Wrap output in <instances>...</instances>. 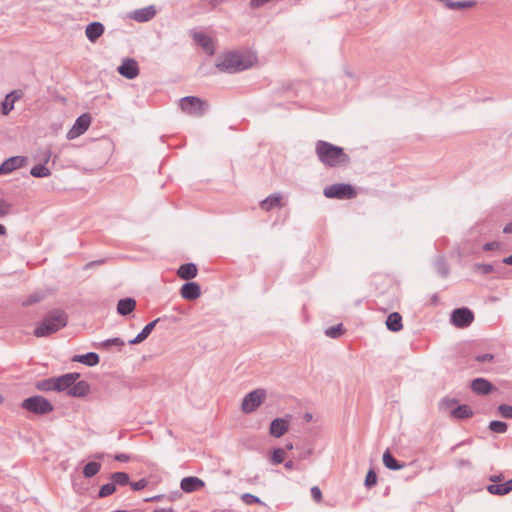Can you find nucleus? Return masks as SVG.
Wrapping results in <instances>:
<instances>
[{
    "mask_svg": "<svg viewBox=\"0 0 512 512\" xmlns=\"http://www.w3.org/2000/svg\"><path fill=\"white\" fill-rule=\"evenodd\" d=\"M257 57L253 53L227 52L219 56L216 67L226 73H237L253 67Z\"/></svg>",
    "mask_w": 512,
    "mask_h": 512,
    "instance_id": "f257e3e1",
    "label": "nucleus"
},
{
    "mask_svg": "<svg viewBox=\"0 0 512 512\" xmlns=\"http://www.w3.org/2000/svg\"><path fill=\"white\" fill-rule=\"evenodd\" d=\"M315 152L319 161L326 167L345 166L350 162V157L344 152L343 148L327 141H317Z\"/></svg>",
    "mask_w": 512,
    "mask_h": 512,
    "instance_id": "f03ea898",
    "label": "nucleus"
},
{
    "mask_svg": "<svg viewBox=\"0 0 512 512\" xmlns=\"http://www.w3.org/2000/svg\"><path fill=\"white\" fill-rule=\"evenodd\" d=\"M79 373H67L56 377V392H65L71 397H84L90 391L86 381H77Z\"/></svg>",
    "mask_w": 512,
    "mask_h": 512,
    "instance_id": "7ed1b4c3",
    "label": "nucleus"
},
{
    "mask_svg": "<svg viewBox=\"0 0 512 512\" xmlns=\"http://www.w3.org/2000/svg\"><path fill=\"white\" fill-rule=\"evenodd\" d=\"M67 315L62 310H55L49 313L34 330L36 337H46L66 326Z\"/></svg>",
    "mask_w": 512,
    "mask_h": 512,
    "instance_id": "20e7f679",
    "label": "nucleus"
},
{
    "mask_svg": "<svg viewBox=\"0 0 512 512\" xmlns=\"http://www.w3.org/2000/svg\"><path fill=\"white\" fill-rule=\"evenodd\" d=\"M21 407L33 414L45 415L54 410L52 403L40 395L26 398L22 401Z\"/></svg>",
    "mask_w": 512,
    "mask_h": 512,
    "instance_id": "39448f33",
    "label": "nucleus"
},
{
    "mask_svg": "<svg viewBox=\"0 0 512 512\" xmlns=\"http://www.w3.org/2000/svg\"><path fill=\"white\" fill-rule=\"evenodd\" d=\"M267 396L266 390L255 389L249 392L242 400L241 410L245 414H250L256 411L265 401Z\"/></svg>",
    "mask_w": 512,
    "mask_h": 512,
    "instance_id": "423d86ee",
    "label": "nucleus"
},
{
    "mask_svg": "<svg viewBox=\"0 0 512 512\" xmlns=\"http://www.w3.org/2000/svg\"><path fill=\"white\" fill-rule=\"evenodd\" d=\"M327 198L352 199L356 196V191L350 184L336 183L324 188L323 191Z\"/></svg>",
    "mask_w": 512,
    "mask_h": 512,
    "instance_id": "0eeeda50",
    "label": "nucleus"
},
{
    "mask_svg": "<svg viewBox=\"0 0 512 512\" xmlns=\"http://www.w3.org/2000/svg\"><path fill=\"white\" fill-rule=\"evenodd\" d=\"M180 107L186 114L201 116L205 111L206 104L200 98L187 96L180 99Z\"/></svg>",
    "mask_w": 512,
    "mask_h": 512,
    "instance_id": "6e6552de",
    "label": "nucleus"
},
{
    "mask_svg": "<svg viewBox=\"0 0 512 512\" xmlns=\"http://www.w3.org/2000/svg\"><path fill=\"white\" fill-rule=\"evenodd\" d=\"M91 124V117L89 114H82L79 116L71 129L67 132V139L73 140L83 133H85Z\"/></svg>",
    "mask_w": 512,
    "mask_h": 512,
    "instance_id": "1a4fd4ad",
    "label": "nucleus"
},
{
    "mask_svg": "<svg viewBox=\"0 0 512 512\" xmlns=\"http://www.w3.org/2000/svg\"><path fill=\"white\" fill-rule=\"evenodd\" d=\"M292 416L272 420L269 426V434L274 438H280L289 431Z\"/></svg>",
    "mask_w": 512,
    "mask_h": 512,
    "instance_id": "9d476101",
    "label": "nucleus"
},
{
    "mask_svg": "<svg viewBox=\"0 0 512 512\" xmlns=\"http://www.w3.org/2000/svg\"><path fill=\"white\" fill-rule=\"evenodd\" d=\"M118 73L129 79H135L139 75V66L135 59L126 58L122 61L121 65L117 68Z\"/></svg>",
    "mask_w": 512,
    "mask_h": 512,
    "instance_id": "9b49d317",
    "label": "nucleus"
},
{
    "mask_svg": "<svg viewBox=\"0 0 512 512\" xmlns=\"http://www.w3.org/2000/svg\"><path fill=\"white\" fill-rule=\"evenodd\" d=\"M473 313L467 308L455 309L451 314V322L457 327H466L472 323Z\"/></svg>",
    "mask_w": 512,
    "mask_h": 512,
    "instance_id": "f8f14e48",
    "label": "nucleus"
},
{
    "mask_svg": "<svg viewBox=\"0 0 512 512\" xmlns=\"http://www.w3.org/2000/svg\"><path fill=\"white\" fill-rule=\"evenodd\" d=\"M27 162V158L24 156H12L6 159L0 165V175L9 174L21 167H23Z\"/></svg>",
    "mask_w": 512,
    "mask_h": 512,
    "instance_id": "ddd939ff",
    "label": "nucleus"
},
{
    "mask_svg": "<svg viewBox=\"0 0 512 512\" xmlns=\"http://www.w3.org/2000/svg\"><path fill=\"white\" fill-rule=\"evenodd\" d=\"M156 15V8L150 5L144 8L136 9L129 14V18L139 23L147 22Z\"/></svg>",
    "mask_w": 512,
    "mask_h": 512,
    "instance_id": "4468645a",
    "label": "nucleus"
},
{
    "mask_svg": "<svg viewBox=\"0 0 512 512\" xmlns=\"http://www.w3.org/2000/svg\"><path fill=\"white\" fill-rule=\"evenodd\" d=\"M180 295L186 300H195L201 295L200 286L196 282H187L181 287Z\"/></svg>",
    "mask_w": 512,
    "mask_h": 512,
    "instance_id": "2eb2a0df",
    "label": "nucleus"
},
{
    "mask_svg": "<svg viewBox=\"0 0 512 512\" xmlns=\"http://www.w3.org/2000/svg\"><path fill=\"white\" fill-rule=\"evenodd\" d=\"M105 27L101 22H92L85 28V36L87 39L95 43L104 33Z\"/></svg>",
    "mask_w": 512,
    "mask_h": 512,
    "instance_id": "dca6fc26",
    "label": "nucleus"
},
{
    "mask_svg": "<svg viewBox=\"0 0 512 512\" xmlns=\"http://www.w3.org/2000/svg\"><path fill=\"white\" fill-rule=\"evenodd\" d=\"M205 485L204 481L198 477L190 476L185 477L181 480L180 487L186 493H191L203 488Z\"/></svg>",
    "mask_w": 512,
    "mask_h": 512,
    "instance_id": "f3484780",
    "label": "nucleus"
},
{
    "mask_svg": "<svg viewBox=\"0 0 512 512\" xmlns=\"http://www.w3.org/2000/svg\"><path fill=\"white\" fill-rule=\"evenodd\" d=\"M193 39L207 54H214L215 48L211 37L202 32H193Z\"/></svg>",
    "mask_w": 512,
    "mask_h": 512,
    "instance_id": "a211bd4d",
    "label": "nucleus"
},
{
    "mask_svg": "<svg viewBox=\"0 0 512 512\" xmlns=\"http://www.w3.org/2000/svg\"><path fill=\"white\" fill-rule=\"evenodd\" d=\"M20 96L21 95L17 91H11L5 96V99L1 103V111L3 115H8L14 109V104Z\"/></svg>",
    "mask_w": 512,
    "mask_h": 512,
    "instance_id": "6ab92c4d",
    "label": "nucleus"
},
{
    "mask_svg": "<svg viewBox=\"0 0 512 512\" xmlns=\"http://www.w3.org/2000/svg\"><path fill=\"white\" fill-rule=\"evenodd\" d=\"M487 490L490 494H493V495H506L508 494L510 491H512V479L506 481L505 483H502V484H490L487 486Z\"/></svg>",
    "mask_w": 512,
    "mask_h": 512,
    "instance_id": "aec40b11",
    "label": "nucleus"
},
{
    "mask_svg": "<svg viewBox=\"0 0 512 512\" xmlns=\"http://www.w3.org/2000/svg\"><path fill=\"white\" fill-rule=\"evenodd\" d=\"M136 301L133 298H124L118 301L117 312L122 316H127L134 311Z\"/></svg>",
    "mask_w": 512,
    "mask_h": 512,
    "instance_id": "412c9836",
    "label": "nucleus"
},
{
    "mask_svg": "<svg viewBox=\"0 0 512 512\" xmlns=\"http://www.w3.org/2000/svg\"><path fill=\"white\" fill-rule=\"evenodd\" d=\"M159 319H155L152 322L148 323L142 331L133 339L129 340L130 345H136L143 342L147 337L151 334Z\"/></svg>",
    "mask_w": 512,
    "mask_h": 512,
    "instance_id": "4be33fe9",
    "label": "nucleus"
},
{
    "mask_svg": "<svg viewBox=\"0 0 512 512\" xmlns=\"http://www.w3.org/2000/svg\"><path fill=\"white\" fill-rule=\"evenodd\" d=\"M197 271L198 270L195 264L187 263L179 267L177 274L181 279L190 280L196 277Z\"/></svg>",
    "mask_w": 512,
    "mask_h": 512,
    "instance_id": "5701e85b",
    "label": "nucleus"
},
{
    "mask_svg": "<svg viewBox=\"0 0 512 512\" xmlns=\"http://www.w3.org/2000/svg\"><path fill=\"white\" fill-rule=\"evenodd\" d=\"M471 388L475 393L485 395L491 391L492 385L486 379L477 378L472 381Z\"/></svg>",
    "mask_w": 512,
    "mask_h": 512,
    "instance_id": "b1692460",
    "label": "nucleus"
},
{
    "mask_svg": "<svg viewBox=\"0 0 512 512\" xmlns=\"http://www.w3.org/2000/svg\"><path fill=\"white\" fill-rule=\"evenodd\" d=\"M281 200L282 196L280 193H274L267 198H265L263 201H261L260 206L265 211H270L271 209L275 207L281 206Z\"/></svg>",
    "mask_w": 512,
    "mask_h": 512,
    "instance_id": "393cba45",
    "label": "nucleus"
},
{
    "mask_svg": "<svg viewBox=\"0 0 512 512\" xmlns=\"http://www.w3.org/2000/svg\"><path fill=\"white\" fill-rule=\"evenodd\" d=\"M386 326L392 332H398V331L402 330L403 324H402L401 315L397 312L391 313L387 317Z\"/></svg>",
    "mask_w": 512,
    "mask_h": 512,
    "instance_id": "a878e982",
    "label": "nucleus"
},
{
    "mask_svg": "<svg viewBox=\"0 0 512 512\" xmlns=\"http://www.w3.org/2000/svg\"><path fill=\"white\" fill-rule=\"evenodd\" d=\"M73 361L80 362L82 364H85L87 366H95L99 363L100 359L98 354L94 352H89L84 355H78L73 358Z\"/></svg>",
    "mask_w": 512,
    "mask_h": 512,
    "instance_id": "bb28decb",
    "label": "nucleus"
},
{
    "mask_svg": "<svg viewBox=\"0 0 512 512\" xmlns=\"http://www.w3.org/2000/svg\"><path fill=\"white\" fill-rule=\"evenodd\" d=\"M35 388L42 392H56V377L39 380L35 384Z\"/></svg>",
    "mask_w": 512,
    "mask_h": 512,
    "instance_id": "cd10ccee",
    "label": "nucleus"
},
{
    "mask_svg": "<svg viewBox=\"0 0 512 512\" xmlns=\"http://www.w3.org/2000/svg\"><path fill=\"white\" fill-rule=\"evenodd\" d=\"M30 174L35 178H46L51 176V170L45 164H38L31 168Z\"/></svg>",
    "mask_w": 512,
    "mask_h": 512,
    "instance_id": "c85d7f7f",
    "label": "nucleus"
},
{
    "mask_svg": "<svg viewBox=\"0 0 512 512\" xmlns=\"http://www.w3.org/2000/svg\"><path fill=\"white\" fill-rule=\"evenodd\" d=\"M451 415L457 419H464L472 416V410L467 405H460L451 411Z\"/></svg>",
    "mask_w": 512,
    "mask_h": 512,
    "instance_id": "c756f323",
    "label": "nucleus"
},
{
    "mask_svg": "<svg viewBox=\"0 0 512 512\" xmlns=\"http://www.w3.org/2000/svg\"><path fill=\"white\" fill-rule=\"evenodd\" d=\"M383 463L388 469L391 470H400L403 467V465L399 464L389 451L384 452Z\"/></svg>",
    "mask_w": 512,
    "mask_h": 512,
    "instance_id": "7c9ffc66",
    "label": "nucleus"
},
{
    "mask_svg": "<svg viewBox=\"0 0 512 512\" xmlns=\"http://www.w3.org/2000/svg\"><path fill=\"white\" fill-rule=\"evenodd\" d=\"M101 465L98 462H89L84 466L83 475L86 478L95 476L100 471Z\"/></svg>",
    "mask_w": 512,
    "mask_h": 512,
    "instance_id": "2f4dec72",
    "label": "nucleus"
},
{
    "mask_svg": "<svg viewBox=\"0 0 512 512\" xmlns=\"http://www.w3.org/2000/svg\"><path fill=\"white\" fill-rule=\"evenodd\" d=\"M114 485H126L129 483V475L125 472H115L111 475Z\"/></svg>",
    "mask_w": 512,
    "mask_h": 512,
    "instance_id": "473e14b6",
    "label": "nucleus"
},
{
    "mask_svg": "<svg viewBox=\"0 0 512 512\" xmlns=\"http://www.w3.org/2000/svg\"><path fill=\"white\" fill-rule=\"evenodd\" d=\"M125 344V342L119 338V337H116V338H111V339H107V340H104L103 342H101L99 344V346L101 348H109L110 346H117L119 348L123 347Z\"/></svg>",
    "mask_w": 512,
    "mask_h": 512,
    "instance_id": "72a5a7b5",
    "label": "nucleus"
},
{
    "mask_svg": "<svg viewBox=\"0 0 512 512\" xmlns=\"http://www.w3.org/2000/svg\"><path fill=\"white\" fill-rule=\"evenodd\" d=\"M285 451L282 448H275L271 453L270 460L273 464H280L284 461Z\"/></svg>",
    "mask_w": 512,
    "mask_h": 512,
    "instance_id": "f704fd0d",
    "label": "nucleus"
},
{
    "mask_svg": "<svg viewBox=\"0 0 512 512\" xmlns=\"http://www.w3.org/2000/svg\"><path fill=\"white\" fill-rule=\"evenodd\" d=\"M507 428H508L507 424L502 421L495 420V421H491L489 424V429L495 433H505L507 431Z\"/></svg>",
    "mask_w": 512,
    "mask_h": 512,
    "instance_id": "c9c22d12",
    "label": "nucleus"
},
{
    "mask_svg": "<svg viewBox=\"0 0 512 512\" xmlns=\"http://www.w3.org/2000/svg\"><path fill=\"white\" fill-rule=\"evenodd\" d=\"M343 333L342 325L332 326L326 329L325 334L330 338H338Z\"/></svg>",
    "mask_w": 512,
    "mask_h": 512,
    "instance_id": "e433bc0d",
    "label": "nucleus"
},
{
    "mask_svg": "<svg viewBox=\"0 0 512 512\" xmlns=\"http://www.w3.org/2000/svg\"><path fill=\"white\" fill-rule=\"evenodd\" d=\"M45 294L43 292H35L31 294L24 302L23 305L28 306L37 303L44 299Z\"/></svg>",
    "mask_w": 512,
    "mask_h": 512,
    "instance_id": "4c0bfd02",
    "label": "nucleus"
},
{
    "mask_svg": "<svg viewBox=\"0 0 512 512\" xmlns=\"http://www.w3.org/2000/svg\"><path fill=\"white\" fill-rule=\"evenodd\" d=\"M241 499L247 505L263 504V502L261 501V499L259 497L255 496V495H252L250 493L242 494Z\"/></svg>",
    "mask_w": 512,
    "mask_h": 512,
    "instance_id": "58836bf2",
    "label": "nucleus"
},
{
    "mask_svg": "<svg viewBox=\"0 0 512 512\" xmlns=\"http://www.w3.org/2000/svg\"><path fill=\"white\" fill-rule=\"evenodd\" d=\"M115 485L114 483H107L105 485H103L101 488H100V491H99V496L100 497H106V496H109L111 495L112 493H114L115 491Z\"/></svg>",
    "mask_w": 512,
    "mask_h": 512,
    "instance_id": "ea45409f",
    "label": "nucleus"
},
{
    "mask_svg": "<svg viewBox=\"0 0 512 512\" xmlns=\"http://www.w3.org/2000/svg\"><path fill=\"white\" fill-rule=\"evenodd\" d=\"M377 483V475L373 470H369L365 478V486L370 488Z\"/></svg>",
    "mask_w": 512,
    "mask_h": 512,
    "instance_id": "a19ab883",
    "label": "nucleus"
},
{
    "mask_svg": "<svg viewBox=\"0 0 512 512\" xmlns=\"http://www.w3.org/2000/svg\"><path fill=\"white\" fill-rule=\"evenodd\" d=\"M498 411L502 417L508 419L512 418V406L502 404L498 407Z\"/></svg>",
    "mask_w": 512,
    "mask_h": 512,
    "instance_id": "79ce46f5",
    "label": "nucleus"
},
{
    "mask_svg": "<svg viewBox=\"0 0 512 512\" xmlns=\"http://www.w3.org/2000/svg\"><path fill=\"white\" fill-rule=\"evenodd\" d=\"M11 204L4 199H0V218L7 216L11 211Z\"/></svg>",
    "mask_w": 512,
    "mask_h": 512,
    "instance_id": "37998d69",
    "label": "nucleus"
},
{
    "mask_svg": "<svg viewBox=\"0 0 512 512\" xmlns=\"http://www.w3.org/2000/svg\"><path fill=\"white\" fill-rule=\"evenodd\" d=\"M130 485L133 490L139 491L147 486V481L145 479H140L139 481L130 483Z\"/></svg>",
    "mask_w": 512,
    "mask_h": 512,
    "instance_id": "c03bdc74",
    "label": "nucleus"
},
{
    "mask_svg": "<svg viewBox=\"0 0 512 512\" xmlns=\"http://www.w3.org/2000/svg\"><path fill=\"white\" fill-rule=\"evenodd\" d=\"M311 496L316 502H320L322 500V492L319 487L313 486L311 488Z\"/></svg>",
    "mask_w": 512,
    "mask_h": 512,
    "instance_id": "a18cd8bd",
    "label": "nucleus"
},
{
    "mask_svg": "<svg viewBox=\"0 0 512 512\" xmlns=\"http://www.w3.org/2000/svg\"><path fill=\"white\" fill-rule=\"evenodd\" d=\"M476 359L479 362H488V361H491L493 359V355L492 354H481V355H478L476 357Z\"/></svg>",
    "mask_w": 512,
    "mask_h": 512,
    "instance_id": "49530a36",
    "label": "nucleus"
},
{
    "mask_svg": "<svg viewBox=\"0 0 512 512\" xmlns=\"http://www.w3.org/2000/svg\"><path fill=\"white\" fill-rule=\"evenodd\" d=\"M499 246H500L499 242L493 241V242L486 243L484 245V249L485 250H494V249H497Z\"/></svg>",
    "mask_w": 512,
    "mask_h": 512,
    "instance_id": "de8ad7c7",
    "label": "nucleus"
},
{
    "mask_svg": "<svg viewBox=\"0 0 512 512\" xmlns=\"http://www.w3.org/2000/svg\"><path fill=\"white\" fill-rule=\"evenodd\" d=\"M115 459H116V460H118V461H120V462H126V461H128V460H129V456H128V455H126V454H117V455L115 456Z\"/></svg>",
    "mask_w": 512,
    "mask_h": 512,
    "instance_id": "09e8293b",
    "label": "nucleus"
},
{
    "mask_svg": "<svg viewBox=\"0 0 512 512\" xmlns=\"http://www.w3.org/2000/svg\"><path fill=\"white\" fill-rule=\"evenodd\" d=\"M51 155H52V152L50 149L46 150L45 153H44V164L46 165V163H48V161L50 160L51 158Z\"/></svg>",
    "mask_w": 512,
    "mask_h": 512,
    "instance_id": "8fccbe9b",
    "label": "nucleus"
},
{
    "mask_svg": "<svg viewBox=\"0 0 512 512\" xmlns=\"http://www.w3.org/2000/svg\"><path fill=\"white\" fill-rule=\"evenodd\" d=\"M153 512H173L172 507L156 508Z\"/></svg>",
    "mask_w": 512,
    "mask_h": 512,
    "instance_id": "3c124183",
    "label": "nucleus"
},
{
    "mask_svg": "<svg viewBox=\"0 0 512 512\" xmlns=\"http://www.w3.org/2000/svg\"><path fill=\"white\" fill-rule=\"evenodd\" d=\"M503 232L506 233V234L512 233V223L507 224L503 228Z\"/></svg>",
    "mask_w": 512,
    "mask_h": 512,
    "instance_id": "603ef678",
    "label": "nucleus"
},
{
    "mask_svg": "<svg viewBox=\"0 0 512 512\" xmlns=\"http://www.w3.org/2000/svg\"><path fill=\"white\" fill-rule=\"evenodd\" d=\"M503 263L506 264V265H512V254L508 257H505L503 259Z\"/></svg>",
    "mask_w": 512,
    "mask_h": 512,
    "instance_id": "864d4df0",
    "label": "nucleus"
},
{
    "mask_svg": "<svg viewBox=\"0 0 512 512\" xmlns=\"http://www.w3.org/2000/svg\"><path fill=\"white\" fill-rule=\"evenodd\" d=\"M304 420L306 422H310L313 418L312 414L311 413H305L304 416H303Z\"/></svg>",
    "mask_w": 512,
    "mask_h": 512,
    "instance_id": "5fc2aeb1",
    "label": "nucleus"
},
{
    "mask_svg": "<svg viewBox=\"0 0 512 512\" xmlns=\"http://www.w3.org/2000/svg\"><path fill=\"white\" fill-rule=\"evenodd\" d=\"M285 468H286V469H288V470L293 469V468H294V463H293V461H287V462L285 463Z\"/></svg>",
    "mask_w": 512,
    "mask_h": 512,
    "instance_id": "6e6d98bb",
    "label": "nucleus"
},
{
    "mask_svg": "<svg viewBox=\"0 0 512 512\" xmlns=\"http://www.w3.org/2000/svg\"><path fill=\"white\" fill-rule=\"evenodd\" d=\"M7 233V230H6V227L2 224H0V236H4L6 235Z\"/></svg>",
    "mask_w": 512,
    "mask_h": 512,
    "instance_id": "4d7b16f0",
    "label": "nucleus"
},
{
    "mask_svg": "<svg viewBox=\"0 0 512 512\" xmlns=\"http://www.w3.org/2000/svg\"><path fill=\"white\" fill-rule=\"evenodd\" d=\"M162 497L163 496H161V495H157V496H153V497L147 498L146 501H156V500L161 499Z\"/></svg>",
    "mask_w": 512,
    "mask_h": 512,
    "instance_id": "13d9d810",
    "label": "nucleus"
},
{
    "mask_svg": "<svg viewBox=\"0 0 512 512\" xmlns=\"http://www.w3.org/2000/svg\"><path fill=\"white\" fill-rule=\"evenodd\" d=\"M500 479H501V478H500V476H491V477H490V480H491L492 482L499 481Z\"/></svg>",
    "mask_w": 512,
    "mask_h": 512,
    "instance_id": "bf43d9fd",
    "label": "nucleus"
},
{
    "mask_svg": "<svg viewBox=\"0 0 512 512\" xmlns=\"http://www.w3.org/2000/svg\"><path fill=\"white\" fill-rule=\"evenodd\" d=\"M293 447H294V446H293V444H292L291 442L286 444V449H287V450H292V449H293Z\"/></svg>",
    "mask_w": 512,
    "mask_h": 512,
    "instance_id": "052dcab7",
    "label": "nucleus"
},
{
    "mask_svg": "<svg viewBox=\"0 0 512 512\" xmlns=\"http://www.w3.org/2000/svg\"><path fill=\"white\" fill-rule=\"evenodd\" d=\"M441 273H442L443 275H446V274H447V269H446V268H443V269L441 270Z\"/></svg>",
    "mask_w": 512,
    "mask_h": 512,
    "instance_id": "680f3d73",
    "label": "nucleus"
},
{
    "mask_svg": "<svg viewBox=\"0 0 512 512\" xmlns=\"http://www.w3.org/2000/svg\"><path fill=\"white\" fill-rule=\"evenodd\" d=\"M4 402V397L0 394V404Z\"/></svg>",
    "mask_w": 512,
    "mask_h": 512,
    "instance_id": "e2e57ef3",
    "label": "nucleus"
}]
</instances>
